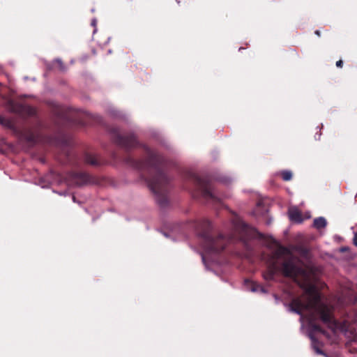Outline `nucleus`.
I'll list each match as a JSON object with an SVG mask.
<instances>
[{"label":"nucleus","instance_id":"obj_14","mask_svg":"<svg viewBox=\"0 0 357 357\" xmlns=\"http://www.w3.org/2000/svg\"><path fill=\"white\" fill-rule=\"evenodd\" d=\"M353 241L355 245L357 246V233H355Z\"/></svg>","mask_w":357,"mask_h":357},{"label":"nucleus","instance_id":"obj_3","mask_svg":"<svg viewBox=\"0 0 357 357\" xmlns=\"http://www.w3.org/2000/svg\"><path fill=\"white\" fill-rule=\"evenodd\" d=\"M165 182L166 178L163 175H160L149 181V186L154 193H158Z\"/></svg>","mask_w":357,"mask_h":357},{"label":"nucleus","instance_id":"obj_16","mask_svg":"<svg viewBox=\"0 0 357 357\" xmlns=\"http://www.w3.org/2000/svg\"><path fill=\"white\" fill-rule=\"evenodd\" d=\"M315 33H316L317 35L319 36V31H316Z\"/></svg>","mask_w":357,"mask_h":357},{"label":"nucleus","instance_id":"obj_11","mask_svg":"<svg viewBox=\"0 0 357 357\" xmlns=\"http://www.w3.org/2000/svg\"><path fill=\"white\" fill-rule=\"evenodd\" d=\"M204 196H206V197H208H208H212V196H213V195H212V193H211V191H210V190H205L204 191Z\"/></svg>","mask_w":357,"mask_h":357},{"label":"nucleus","instance_id":"obj_7","mask_svg":"<svg viewBox=\"0 0 357 357\" xmlns=\"http://www.w3.org/2000/svg\"><path fill=\"white\" fill-rule=\"evenodd\" d=\"M282 176L284 181H290L292 178V173L290 171L285 170L282 172Z\"/></svg>","mask_w":357,"mask_h":357},{"label":"nucleus","instance_id":"obj_12","mask_svg":"<svg viewBox=\"0 0 357 357\" xmlns=\"http://www.w3.org/2000/svg\"><path fill=\"white\" fill-rule=\"evenodd\" d=\"M343 62L342 60H339L336 62V66L338 68H341L342 66Z\"/></svg>","mask_w":357,"mask_h":357},{"label":"nucleus","instance_id":"obj_1","mask_svg":"<svg viewBox=\"0 0 357 357\" xmlns=\"http://www.w3.org/2000/svg\"><path fill=\"white\" fill-rule=\"evenodd\" d=\"M276 260L269 262L268 271L264 274L266 280L274 278L276 272H281L284 276L290 278L303 290V295L294 298L288 305L289 310L301 315V328L304 321L308 323L307 335L311 344L317 354H324L319 349V343L314 333H323L314 321L319 317L322 321L335 333H356L357 314L350 319L347 318L339 323L332 316V307L323 302L316 287L318 275L317 271L311 266L303 267L302 261L287 248L279 247L275 253Z\"/></svg>","mask_w":357,"mask_h":357},{"label":"nucleus","instance_id":"obj_6","mask_svg":"<svg viewBox=\"0 0 357 357\" xmlns=\"http://www.w3.org/2000/svg\"><path fill=\"white\" fill-rule=\"evenodd\" d=\"M251 291L255 292V291H261L262 293H266V291L264 289V288L257 284L252 283V287L250 289Z\"/></svg>","mask_w":357,"mask_h":357},{"label":"nucleus","instance_id":"obj_5","mask_svg":"<svg viewBox=\"0 0 357 357\" xmlns=\"http://www.w3.org/2000/svg\"><path fill=\"white\" fill-rule=\"evenodd\" d=\"M326 224V220L323 217H319L314 220L313 226L317 229H320L324 228Z\"/></svg>","mask_w":357,"mask_h":357},{"label":"nucleus","instance_id":"obj_9","mask_svg":"<svg viewBox=\"0 0 357 357\" xmlns=\"http://www.w3.org/2000/svg\"><path fill=\"white\" fill-rule=\"evenodd\" d=\"M54 62H55V63L58 64L60 70H64V68L63 67L62 61L61 59H55Z\"/></svg>","mask_w":357,"mask_h":357},{"label":"nucleus","instance_id":"obj_10","mask_svg":"<svg viewBox=\"0 0 357 357\" xmlns=\"http://www.w3.org/2000/svg\"><path fill=\"white\" fill-rule=\"evenodd\" d=\"M275 244H276V249H275V250L274 251L273 255V257H272V258L271 259L270 261H274V260H276V257H275V253L276 250H278V248L279 247H281L280 245H278V244L277 243V242H275Z\"/></svg>","mask_w":357,"mask_h":357},{"label":"nucleus","instance_id":"obj_13","mask_svg":"<svg viewBox=\"0 0 357 357\" xmlns=\"http://www.w3.org/2000/svg\"><path fill=\"white\" fill-rule=\"evenodd\" d=\"M86 160L89 163H91V165H96V162L94 160H91L89 158H87Z\"/></svg>","mask_w":357,"mask_h":357},{"label":"nucleus","instance_id":"obj_2","mask_svg":"<svg viewBox=\"0 0 357 357\" xmlns=\"http://www.w3.org/2000/svg\"><path fill=\"white\" fill-rule=\"evenodd\" d=\"M225 244L222 242L221 238L213 239L207 238L205 240V244L204 245V251L202 253V258L203 262L205 264L207 255L211 254H215L223 250Z\"/></svg>","mask_w":357,"mask_h":357},{"label":"nucleus","instance_id":"obj_4","mask_svg":"<svg viewBox=\"0 0 357 357\" xmlns=\"http://www.w3.org/2000/svg\"><path fill=\"white\" fill-rule=\"evenodd\" d=\"M289 217L291 221L301 222L303 221L300 211L296 208H291L289 210Z\"/></svg>","mask_w":357,"mask_h":357},{"label":"nucleus","instance_id":"obj_15","mask_svg":"<svg viewBox=\"0 0 357 357\" xmlns=\"http://www.w3.org/2000/svg\"><path fill=\"white\" fill-rule=\"evenodd\" d=\"M91 24L92 26H96V19H93L91 22Z\"/></svg>","mask_w":357,"mask_h":357},{"label":"nucleus","instance_id":"obj_17","mask_svg":"<svg viewBox=\"0 0 357 357\" xmlns=\"http://www.w3.org/2000/svg\"><path fill=\"white\" fill-rule=\"evenodd\" d=\"M242 50H244V48H243V47H240V48H239V51H240V52H241Z\"/></svg>","mask_w":357,"mask_h":357},{"label":"nucleus","instance_id":"obj_8","mask_svg":"<svg viewBox=\"0 0 357 357\" xmlns=\"http://www.w3.org/2000/svg\"><path fill=\"white\" fill-rule=\"evenodd\" d=\"M0 124L3 125L4 126H9L10 122L0 115Z\"/></svg>","mask_w":357,"mask_h":357}]
</instances>
